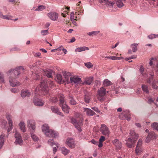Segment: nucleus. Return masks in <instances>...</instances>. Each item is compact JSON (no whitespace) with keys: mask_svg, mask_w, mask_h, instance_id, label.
I'll return each instance as SVG.
<instances>
[{"mask_svg":"<svg viewBox=\"0 0 158 158\" xmlns=\"http://www.w3.org/2000/svg\"><path fill=\"white\" fill-rule=\"evenodd\" d=\"M48 81L46 80H42L40 86L37 88L35 90V96L33 98V102L36 106H41L44 104V102L38 98V95H45L48 92Z\"/></svg>","mask_w":158,"mask_h":158,"instance_id":"obj_1","label":"nucleus"},{"mask_svg":"<svg viewBox=\"0 0 158 158\" xmlns=\"http://www.w3.org/2000/svg\"><path fill=\"white\" fill-rule=\"evenodd\" d=\"M24 71V69L22 66L17 67L15 70H11V76L9 78V82L11 86L14 87L20 85V83L16 80L15 77H18L19 74L22 73Z\"/></svg>","mask_w":158,"mask_h":158,"instance_id":"obj_2","label":"nucleus"},{"mask_svg":"<svg viewBox=\"0 0 158 158\" xmlns=\"http://www.w3.org/2000/svg\"><path fill=\"white\" fill-rule=\"evenodd\" d=\"M75 118H72L71 122L74 124L75 127L77 130L81 132L82 130L81 126L82 125V121L83 120L82 115L78 113H76L75 114Z\"/></svg>","mask_w":158,"mask_h":158,"instance_id":"obj_3","label":"nucleus"},{"mask_svg":"<svg viewBox=\"0 0 158 158\" xmlns=\"http://www.w3.org/2000/svg\"><path fill=\"white\" fill-rule=\"evenodd\" d=\"M130 134V137L127 139V145L129 148H131L138 139V135L133 130L131 131Z\"/></svg>","mask_w":158,"mask_h":158,"instance_id":"obj_4","label":"nucleus"},{"mask_svg":"<svg viewBox=\"0 0 158 158\" xmlns=\"http://www.w3.org/2000/svg\"><path fill=\"white\" fill-rule=\"evenodd\" d=\"M58 97L60 100V105L61 106L63 111L66 113H69V108L66 104L64 98V96L62 94H60L59 95Z\"/></svg>","mask_w":158,"mask_h":158,"instance_id":"obj_5","label":"nucleus"},{"mask_svg":"<svg viewBox=\"0 0 158 158\" xmlns=\"http://www.w3.org/2000/svg\"><path fill=\"white\" fill-rule=\"evenodd\" d=\"M15 137L16 139L15 143V144H18L20 145H22L23 140L20 134L17 131H15Z\"/></svg>","mask_w":158,"mask_h":158,"instance_id":"obj_6","label":"nucleus"},{"mask_svg":"<svg viewBox=\"0 0 158 158\" xmlns=\"http://www.w3.org/2000/svg\"><path fill=\"white\" fill-rule=\"evenodd\" d=\"M100 131L104 135H108L110 134V132L108 127L104 124L101 125Z\"/></svg>","mask_w":158,"mask_h":158,"instance_id":"obj_7","label":"nucleus"},{"mask_svg":"<svg viewBox=\"0 0 158 158\" xmlns=\"http://www.w3.org/2000/svg\"><path fill=\"white\" fill-rule=\"evenodd\" d=\"M98 99L100 101L103 100L104 96L106 93V89L103 87H102L98 91Z\"/></svg>","mask_w":158,"mask_h":158,"instance_id":"obj_8","label":"nucleus"},{"mask_svg":"<svg viewBox=\"0 0 158 158\" xmlns=\"http://www.w3.org/2000/svg\"><path fill=\"white\" fill-rule=\"evenodd\" d=\"M65 143L70 148H73L75 147V141L71 138H67L66 141Z\"/></svg>","mask_w":158,"mask_h":158,"instance_id":"obj_9","label":"nucleus"},{"mask_svg":"<svg viewBox=\"0 0 158 158\" xmlns=\"http://www.w3.org/2000/svg\"><path fill=\"white\" fill-rule=\"evenodd\" d=\"M35 122L34 120H28L27 121V127L32 131H35Z\"/></svg>","mask_w":158,"mask_h":158,"instance_id":"obj_10","label":"nucleus"},{"mask_svg":"<svg viewBox=\"0 0 158 158\" xmlns=\"http://www.w3.org/2000/svg\"><path fill=\"white\" fill-rule=\"evenodd\" d=\"M142 140L141 139H139L137 145L135 149V152L137 155H138L142 152L141 145L142 144Z\"/></svg>","mask_w":158,"mask_h":158,"instance_id":"obj_11","label":"nucleus"},{"mask_svg":"<svg viewBox=\"0 0 158 158\" xmlns=\"http://www.w3.org/2000/svg\"><path fill=\"white\" fill-rule=\"evenodd\" d=\"M48 17L51 20H56L58 17V14L56 12L52 11L48 14Z\"/></svg>","mask_w":158,"mask_h":158,"instance_id":"obj_12","label":"nucleus"},{"mask_svg":"<svg viewBox=\"0 0 158 158\" xmlns=\"http://www.w3.org/2000/svg\"><path fill=\"white\" fill-rule=\"evenodd\" d=\"M70 80L71 83H77L79 84H82V82L80 78L78 77L74 76L70 78Z\"/></svg>","mask_w":158,"mask_h":158,"instance_id":"obj_13","label":"nucleus"},{"mask_svg":"<svg viewBox=\"0 0 158 158\" xmlns=\"http://www.w3.org/2000/svg\"><path fill=\"white\" fill-rule=\"evenodd\" d=\"M6 118L8 121L9 127L7 129V132L10 131L13 128V122L11 119V116L10 115H8L6 116Z\"/></svg>","mask_w":158,"mask_h":158,"instance_id":"obj_14","label":"nucleus"},{"mask_svg":"<svg viewBox=\"0 0 158 158\" xmlns=\"http://www.w3.org/2000/svg\"><path fill=\"white\" fill-rule=\"evenodd\" d=\"M48 143L51 146L55 145L56 147H53V152L54 154H55L56 151V148H58L59 147V144L58 143H56L52 139H49L48 141Z\"/></svg>","mask_w":158,"mask_h":158,"instance_id":"obj_15","label":"nucleus"},{"mask_svg":"<svg viewBox=\"0 0 158 158\" xmlns=\"http://www.w3.org/2000/svg\"><path fill=\"white\" fill-rule=\"evenodd\" d=\"M49 129V127L46 124H44L42 127V131L46 135H48V133L50 132L48 131Z\"/></svg>","mask_w":158,"mask_h":158,"instance_id":"obj_16","label":"nucleus"},{"mask_svg":"<svg viewBox=\"0 0 158 158\" xmlns=\"http://www.w3.org/2000/svg\"><path fill=\"white\" fill-rule=\"evenodd\" d=\"M119 118L122 119H127L128 121L130 120V115L125 112H123L120 115Z\"/></svg>","mask_w":158,"mask_h":158,"instance_id":"obj_17","label":"nucleus"},{"mask_svg":"<svg viewBox=\"0 0 158 158\" xmlns=\"http://www.w3.org/2000/svg\"><path fill=\"white\" fill-rule=\"evenodd\" d=\"M51 109L52 112L54 113H56L57 114L64 116L63 114L60 112L59 110V108L56 106H52L51 107Z\"/></svg>","mask_w":158,"mask_h":158,"instance_id":"obj_18","label":"nucleus"},{"mask_svg":"<svg viewBox=\"0 0 158 158\" xmlns=\"http://www.w3.org/2000/svg\"><path fill=\"white\" fill-rule=\"evenodd\" d=\"M113 143L116 149L119 150L122 148V143L118 139H115L113 141Z\"/></svg>","mask_w":158,"mask_h":158,"instance_id":"obj_19","label":"nucleus"},{"mask_svg":"<svg viewBox=\"0 0 158 158\" xmlns=\"http://www.w3.org/2000/svg\"><path fill=\"white\" fill-rule=\"evenodd\" d=\"M84 112L85 113L87 116H93L95 113L90 109L87 108H83Z\"/></svg>","mask_w":158,"mask_h":158,"instance_id":"obj_20","label":"nucleus"},{"mask_svg":"<svg viewBox=\"0 0 158 158\" xmlns=\"http://www.w3.org/2000/svg\"><path fill=\"white\" fill-rule=\"evenodd\" d=\"M31 95V93L28 90L23 89L21 91V97L24 98L26 97H29Z\"/></svg>","mask_w":158,"mask_h":158,"instance_id":"obj_21","label":"nucleus"},{"mask_svg":"<svg viewBox=\"0 0 158 158\" xmlns=\"http://www.w3.org/2000/svg\"><path fill=\"white\" fill-rule=\"evenodd\" d=\"M54 73V72L53 71L51 70L44 71V74L46 75L48 78H52V75Z\"/></svg>","mask_w":158,"mask_h":158,"instance_id":"obj_22","label":"nucleus"},{"mask_svg":"<svg viewBox=\"0 0 158 158\" xmlns=\"http://www.w3.org/2000/svg\"><path fill=\"white\" fill-rule=\"evenodd\" d=\"M50 131L48 133V135H46L47 136L52 137H56L57 136L58 133L55 131H54L52 130L49 129V131Z\"/></svg>","mask_w":158,"mask_h":158,"instance_id":"obj_23","label":"nucleus"},{"mask_svg":"<svg viewBox=\"0 0 158 158\" xmlns=\"http://www.w3.org/2000/svg\"><path fill=\"white\" fill-rule=\"evenodd\" d=\"M19 126L21 131L23 132L26 131V127L25 123L23 121H21L19 124Z\"/></svg>","mask_w":158,"mask_h":158,"instance_id":"obj_24","label":"nucleus"},{"mask_svg":"<svg viewBox=\"0 0 158 158\" xmlns=\"http://www.w3.org/2000/svg\"><path fill=\"white\" fill-rule=\"evenodd\" d=\"M56 81L59 84L62 83L64 82V80L62 79V75L60 74H58L56 76Z\"/></svg>","mask_w":158,"mask_h":158,"instance_id":"obj_25","label":"nucleus"},{"mask_svg":"<svg viewBox=\"0 0 158 158\" xmlns=\"http://www.w3.org/2000/svg\"><path fill=\"white\" fill-rule=\"evenodd\" d=\"M89 48H88L86 47H80L78 48L75 49V52H80L82 51H84L85 50H89Z\"/></svg>","mask_w":158,"mask_h":158,"instance_id":"obj_26","label":"nucleus"},{"mask_svg":"<svg viewBox=\"0 0 158 158\" xmlns=\"http://www.w3.org/2000/svg\"><path fill=\"white\" fill-rule=\"evenodd\" d=\"M60 150L62 153L64 155H67L69 152V151L65 147H62L61 148Z\"/></svg>","mask_w":158,"mask_h":158,"instance_id":"obj_27","label":"nucleus"},{"mask_svg":"<svg viewBox=\"0 0 158 158\" xmlns=\"http://www.w3.org/2000/svg\"><path fill=\"white\" fill-rule=\"evenodd\" d=\"M112 83L107 79L105 80L103 82V85L104 86H108L112 85Z\"/></svg>","mask_w":158,"mask_h":158,"instance_id":"obj_28","label":"nucleus"},{"mask_svg":"<svg viewBox=\"0 0 158 158\" xmlns=\"http://www.w3.org/2000/svg\"><path fill=\"white\" fill-rule=\"evenodd\" d=\"M157 61L158 60H156V58H152L150 59L149 63V65L152 67H153L154 65L155 64L156 62V63H157Z\"/></svg>","mask_w":158,"mask_h":158,"instance_id":"obj_29","label":"nucleus"},{"mask_svg":"<svg viewBox=\"0 0 158 158\" xmlns=\"http://www.w3.org/2000/svg\"><path fill=\"white\" fill-rule=\"evenodd\" d=\"M69 103L71 105H74L77 103L76 102L74 99L72 95H69Z\"/></svg>","mask_w":158,"mask_h":158,"instance_id":"obj_30","label":"nucleus"},{"mask_svg":"<svg viewBox=\"0 0 158 158\" xmlns=\"http://www.w3.org/2000/svg\"><path fill=\"white\" fill-rule=\"evenodd\" d=\"M100 32L99 31H94L88 32L87 34L90 36L97 35Z\"/></svg>","mask_w":158,"mask_h":158,"instance_id":"obj_31","label":"nucleus"},{"mask_svg":"<svg viewBox=\"0 0 158 158\" xmlns=\"http://www.w3.org/2000/svg\"><path fill=\"white\" fill-rule=\"evenodd\" d=\"M138 44H131V48H132V51L134 52H135L137 50V46Z\"/></svg>","mask_w":158,"mask_h":158,"instance_id":"obj_32","label":"nucleus"},{"mask_svg":"<svg viewBox=\"0 0 158 158\" xmlns=\"http://www.w3.org/2000/svg\"><path fill=\"white\" fill-rule=\"evenodd\" d=\"M92 78L90 77L87 79L85 82L84 83H82V84H86V85H89L92 83Z\"/></svg>","mask_w":158,"mask_h":158,"instance_id":"obj_33","label":"nucleus"},{"mask_svg":"<svg viewBox=\"0 0 158 158\" xmlns=\"http://www.w3.org/2000/svg\"><path fill=\"white\" fill-rule=\"evenodd\" d=\"M0 17L2 19L10 20L12 19V17L10 16H4L0 12Z\"/></svg>","mask_w":158,"mask_h":158,"instance_id":"obj_34","label":"nucleus"},{"mask_svg":"<svg viewBox=\"0 0 158 158\" xmlns=\"http://www.w3.org/2000/svg\"><path fill=\"white\" fill-rule=\"evenodd\" d=\"M148 136L150 138V139H156V136L155 133L153 132H151L148 133Z\"/></svg>","mask_w":158,"mask_h":158,"instance_id":"obj_35","label":"nucleus"},{"mask_svg":"<svg viewBox=\"0 0 158 158\" xmlns=\"http://www.w3.org/2000/svg\"><path fill=\"white\" fill-rule=\"evenodd\" d=\"M85 102L86 103H89L90 101V96L89 95L85 94L84 98Z\"/></svg>","mask_w":158,"mask_h":158,"instance_id":"obj_36","label":"nucleus"},{"mask_svg":"<svg viewBox=\"0 0 158 158\" xmlns=\"http://www.w3.org/2000/svg\"><path fill=\"white\" fill-rule=\"evenodd\" d=\"M142 90L144 92H145L147 94L149 93V90L148 89V86L145 85H143L142 86Z\"/></svg>","mask_w":158,"mask_h":158,"instance_id":"obj_37","label":"nucleus"},{"mask_svg":"<svg viewBox=\"0 0 158 158\" xmlns=\"http://www.w3.org/2000/svg\"><path fill=\"white\" fill-rule=\"evenodd\" d=\"M45 9V7L43 5H40L38 6V7L35 10L38 11H42L44 10Z\"/></svg>","mask_w":158,"mask_h":158,"instance_id":"obj_38","label":"nucleus"},{"mask_svg":"<svg viewBox=\"0 0 158 158\" xmlns=\"http://www.w3.org/2000/svg\"><path fill=\"white\" fill-rule=\"evenodd\" d=\"M31 137L34 141H36L38 140V138L34 134L32 133L31 134Z\"/></svg>","mask_w":158,"mask_h":158,"instance_id":"obj_39","label":"nucleus"},{"mask_svg":"<svg viewBox=\"0 0 158 158\" xmlns=\"http://www.w3.org/2000/svg\"><path fill=\"white\" fill-rule=\"evenodd\" d=\"M148 37L150 39H152L153 38H158V35L152 34L149 35Z\"/></svg>","mask_w":158,"mask_h":158,"instance_id":"obj_40","label":"nucleus"},{"mask_svg":"<svg viewBox=\"0 0 158 158\" xmlns=\"http://www.w3.org/2000/svg\"><path fill=\"white\" fill-rule=\"evenodd\" d=\"M140 71L141 73L144 76L146 77V76H148V74H146V73H144L145 71L142 67H141L140 68Z\"/></svg>","mask_w":158,"mask_h":158,"instance_id":"obj_41","label":"nucleus"},{"mask_svg":"<svg viewBox=\"0 0 158 158\" xmlns=\"http://www.w3.org/2000/svg\"><path fill=\"white\" fill-rule=\"evenodd\" d=\"M153 128L158 131V123H154L151 125Z\"/></svg>","mask_w":158,"mask_h":158,"instance_id":"obj_42","label":"nucleus"},{"mask_svg":"<svg viewBox=\"0 0 158 158\" xmlns=\"http://www.w3.org/2000/svg\"><path fill=\"white\" fill-rule=\"evenodd\" d=\"M4 82L3 74L0 73V83Z\"/></svg>","mask_w":158,"mask_h":158,"instance_id":"obj_43","label":"nucleus"},{"mask_svg":"<svg viewBox=\"0 0 158 158\" xmlns=\"http://www.w3.org/2000/svg\"><path fill=\"white\" fill-rule=\"evenodd\" d=\"M63 75L65 77V81H68L69 78V73H64Z\"/></svg>","mask_w":158,"mask_h":158,"instance_id":"obj_44","label":"nucleus"},{"mask_svg":"<svg viewBox=\"0 0 158 158\" xmlns=\"http://www.w3.org/2000/svg\"><path fill=\"white\" fill-rule=\"evenodd\" d=\"M70 21H72V23L74 24V25L76 26L77 25V23L75 22V20H70L69 22L67 21V20H66L65 22L67 24L71 25V22Z\"/></svg>","mask_w":158,"mask_h":158,"instance_id":"obj_45","label":"nucleus"},{"mask_svg":"<svg viewBox=\"0 0 158 158\" xmlns=\"http://www.w3.org/2000/svg\"><path fill=\"white\" fill-rule=\"evenodd\" d=\"M48 30H42L41 31V34L43 36L45 35L48 34Z\"/></svg>","mask_w":158,"mask_h":158,"instance_id":"obj_46","label":"nucleus"},{"mask_svg":"<svg viewBox=\"0 0 158 158\" xmlns=\"http://www.w3.org/2000/svg\"><path fill=\"white\" fill-rule=\"evenodd\" d=\"M40 62L38 61L36 63H34L33 65H32V67L33 69L35 67H38L39 66V65L40 64Z\"/></svg>","mask_w":158,"mask_h":158,"instance_id":"obj_47","label":"nucleus"},{"mask_svg":"<svg viewBox=\"0 0 158 158\" xmlns=\"http://www.w3.org/2000/svg\"><path fill=\"white\" fill-rule=\"evenodd\" d=\"M85 65L88 68H91L92 66L91 63L89 62L85 63Z\"/></svg>","mask_w":158,"mask_h":158,"instance_id":"obj_48","label":"nucleus"},{"mask_svg":"<svg viewBox=\"0 0 158 158\" xmlns=\"http://www.w3.org/2000/svg\"><path fill=\"white\" fill-rule=\"evenodd\" d=\"M105 138L104 136H101L99 139V142H103L105 140Z\"/></svg>","mask_w":158,"mask_h":158,"instance_id":"obj_49","label":"nucleus"},{"mask_svg":"<svg viewBox=\"0 0 158 158\" xmlns=\"http://www.w3.org/2000/svg\"><path fill=\"white\" fill-rule=\"evenodd\" d=\"M58 101V99L56 97H54L51 99V101L53 102H56Z\"/></svg>","mask_w":158,"mask_h":158,"instance_id":"obj_50","label":"nucleus"},{"mask_svg":"<svg viewBox=\"0 0 158 158\" xmlns=\"http://www.w3.org/2000/svg\"><path fill=\"white\" fill-rule=\"evenodd\" d=\"M70 20H77L76 18L74 19V12H72L70 15Z\"/></svg>","mask_w":158,"mask_h":158,"instance_id":"obj_51","label":"nucleus"},{"mask_svg":"<svg viewBox=\"0 0 158 158\" xmlns=\"http://www.w3.org/2000/svg\"><path fill=\"white\" fill-rule=\"evenodd\" d=\"M152 87L154 89H158V86L156 85L155 83L154 82L152 83Z\"/></svg>","mask_w":158,"mask_h":158,"instance_id":"obj_52","label":"nucleus"},{"mask_svg":"<svg viewBox=\"0 0 158 158\" xmlns=\"http://www.w3.org/2000/svg\"><path fill=\"white\" fill-rule=\"evenodd\" d=\"M5 138V135L4 134L1 135L0 136V140H4Z\"/></svg>","mask_w":158,"mask_h":158,"instance_id":"obj_53","label":"nucleus"},{"mask_svg":"<svg viewBox=\"0 0 158 158\" xmlns=\"http://www.w3.org/2000/svg\"><path fill=\"white\" fill-rule=\"evenodd\" d=\"M11 91L12 92L16 93L18 92L19 91V90L16 88L12 89H11Z\"/></svg>","mask_w":158,"mask_h":158,"instance_id":"obj_54","label":"nucleus"},{"mask_svg":"<svg viewBox=\"0 0 158 158\" xmlns=\"http://www.w3.org/2000/svg\"><path fill=\"white\" fill-rule=\"evenodd\" d=\"M93 110L97 112H100V111L98 109V108L96 107H94L91 108Z\"/></svg>","mask_w":158,"mask_h":158,"instance_id":"obj_55","label":"nucleus"},{"mask_svg":"<svg viewBox=\"0 0 158 158\" xmlns=\"http://www.w3.org/2000/svg\"><path fill=\"white\" fill-rule=\"evenodd\" d=\"M4 142V140H0V149H1L3 146Z\"/></svg>","mask_w":158,"mask_h":158,"instance_id":"obj_56","label":"nucleus"},{"mask_svg":"<svg viewBox=\"0 0 158 158\" xmlns=\"http://www.w3.org/2000/svg\"><path fill=\"white\" fill-rule=\"evenodd\" d=\"M148 100L149 102L150 103H151L152 102H153L154 101V100L153 99L151 98L150 97H148Z\"/></svg>","mask_w":158,"mask_h":158,"instance_id":"obj_57","label":"nucleus"},{"mask_svg":"<svg viewBox=\"0 0 158 158\" xmlns=\"http://www.w3.org/2000/svg\"><path fill=\"white\" fill-rule=\"evenodd\" d=\"M33 75H34L35 74L36 76V78H35V79H38L39 78H40V75H38L37 73H33Z\"/></svg>","mask_w":158,"mask_h":158,"instance_id":"obj_58","label":"nucleus"},{"mask_svg":"<svg viewBox=\"0 0 158 158\" xmlns=\"http://www.w3.org/2000/svg\"><path fill=\"white\" fill-rule=\"evenodd\" d=\"M151 139H150V138L148 136L146 139V140H145L146 142L147 143H148L149 142V141Z\"/></svg>","mask_w":158,"mask_h":158,"instance_id":"obj_59","label":"nucleus"},{"mask_svg":"<svg viewBox=\"0 0 158 158\" xmlns=\"http://www.w3.org/2000/svg\"><path fill=\"white\" fill-rule=\"evenodd\" d=\"M108 2V0H100L99 1L100 3H106Z\"/></svg>","mask_w":158,"mask_h":158,"instance_id":"obj_60","label":"nucleus"},{"mask_svg":"<svg viewBox=\"0 0 158 158\" xmlns=\"http://www.w3.org/2000/svg\"><path fill=\"white\" fill-rule=\"evenodd\" d=\"M76 40V39L75 37H73L71 40L70 42L73 43Z\"/></svg>","mask_w":158,"mask_h":158,"instance_id":"obj_61","label":"nucleus"},{"mask_svg":"<svg viewBox=\"0 0 158 158\" xmlns=\"http://www.w3.org/2000/svg\"><path fill=\"white\" fill-rule=\"evenodd\" d=\"M103 146L102 142H99V143L98 144V146L99 148L102 147Z\"/></svg>","mask_w":158,"mask_h":158,"instance_id":"obj_62","label":"nucleus"},{"mask_svg":"<svg viewBox=\"0 0 158 158\" xmlns=\"http://www.w3.org/2000/svg\"><path fill=\"white\" fill-rule=\"evenodd\" d=\"M63 48L62 47H60L56 49V51H61V50H62V48Z\"/></svg>","mask_w":158,"mask_h":158,"instance_id":"obj_63","label":"nucleus"},{"mask_svg":"<svg viewBox=\"0 0 158 158\" xmlns=\"http://www.w3.org/2000/svg\"><path fill=\"white\" fill-rule=\"evenodd\" d=\"M41 55V53L40 52L37 53L35 54V56H40Z\"/></svg>","mask_w":158,"mask_h":158,"instance_id":"obj_64","label":"nucleus"}]
</instances>
